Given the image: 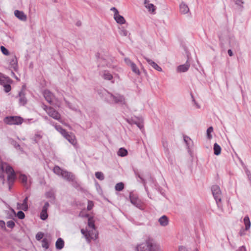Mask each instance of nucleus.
Instances as JSON below:
<instances>
[{"label": "nucleus", "mask_w": 251, "mask_h": 251, "mask_svg": "<svg viewBox=\"0 0 251 251\" xmlns=\"http://www.w3.org/2000/svg\"><path fill=\"white\" fill-rule=\"evenodd\" d=\"M42 247L47 250L49 247V241L47 238H44L42 241Z\"/></svg>", "instance_id": "31"}, {"label": "nucleus", "mask_w": 251, "mask_h": 251, "mask_svg": "<svg viewBox=\"0 0 251 251\" xmlns=\"http://www.w3.org/2000/svg\"><path fill=\"white\" fill-rule=\"evenodd\" d=\"M11 143L16 149H19L22 151H23V149L21 148L20 145L17 142L12 140Z\"/></svg>", "instance_id": "37"}, {"label": "nucleus", "mask_w": 251, "mask_h": 251, "mask_svg": "<svg viewBox=\"0 0 251 251\" xmlns=\"http://www.w3.org/2000/svg\"><path fill=\"white\" fill-rule=\"evenodd\" d=\"M0 178L1 179V180L2 181V183L3 184H4L5 183L4 167L3 168V170H0Z\"/></svg>", "instance_id": "41"}, {"label": "nucleus", "mask_w": 251, "mask_h": 251, "mask_svg": "<svg viewBox=\"0 0 251 251\" xmlns=\"http://www.w3.org/2000/svg\"><path fill=\"white\" fill-rule=\"evenodd\" d=\"M213 128L212 126L209 127L206 131L207 132V136L208 139H211L212 138V135H211V133L213 132Z\"/></svg>", "instance_id": "39"}, {"label": "nucleus", "mask_w": 251, "mask_h": 251, "mask_svg": "<svg viewBox=\"0 0 251 251\" xmlns=\"http://www.w3.org/2000/svg\"><path fill=\"white\" fill-rule=\"evenodd\" d=\"M28 197L26 196L23 201L22 204L17 203V208L18 209H22L24 211H26L28 209Z\"/></svg>", "instance_id": "12"}, {"label": "nucleus", "mask_w": 251, "mask_h": 251, "mask_svg": "<svg viewBox=\"0 0 251 251\" xmlns=\"http://www.w3.org/2000/svg\"><path fill=\"white\" fill-rule=\"evenodd\" d=\"M211 191L218 206L222 200V192L218 185H213L211 187Z\"/></svg>", "instance_id": "5"}, {"label": "nucleus", "mask_w": 251, "mask_h": 251, "mask_svg": "<svg viewBox=\"0 0 251 251\" xmlns=\"http://www.w3.org/2000/svg\"><path fill=\"white\" fill-rule=\"evenodd\" d=\"M88 225L90 227L95 229V226L94 222L92 220L90 219H88Z\"/></svg>", "instance_id": "48"}, {"label": "nucleus", "mask_w": 251, "mask_h": 251, "mask_svg": "<svg viewBox=\"0 0 251 251\" xmlns=\"http://www.w3.org/2000/svg\"><path fill=\"white\" fill-rule=\"evenodd\" d=\"M50 206V204L49 202L47 201L45 202L44 205L43 206L42 208V210L46 211L47 212V210L48 209V208Z\"/></svg>", "instance_id": "53"}, {"label": "nucleus", "mask_w": 251, "mask_h": 251, "mask_svg": "<svg viewBox=\"0 0 251 251\" xmlns=\"http://www.w3.org/2000/svg\"><path fill=\"white\" fill-rule=\"evenodd\" d=\"M76 25L79 26L81 25V22H77L76 24Z\"/></svg>", "instance_id": "63"}, {"label": "nucleus", "mask_w": 251, "mask_h": 251, "mask_svg": "<svg viewBox=\"0 0 251 251\" xmlns=\"http://www.w3.org/2000/svg\"><path fill=\"white\" fill-rule=\"evenodd\" d=\"M94 206V203L93 202L91 201H88V205L87 209L88 211L91 210Z\"/></svg>", "instance_id": "50"}, {"label": "nucleus", "mask_w": 251, "mask_h": 251, "mask_svg": "<svg viewBox=\"0 0 251 251\" xmlns=\"http://www.w3.org/2000/svg\"><path fill=\"white\" fill-rule=\"evenodd\" d=\"M127 151L123 148H121L117 152L118 155L121 157H124L126 156L127 155Z\"/></svg>", "instance_id": "27"}, {"label": "nucleus", "mask_w": 251, "mask_h": 251, "mask_svg": "<svg viewBox=\"0 0 251 251\" xmlns=\"http://www.w3.org/2000/svg\"><path fill=\"white\" fill-rule=\"evenodd\" d=\"M144 58L146 59L148 64H150L154 69L159 72H161L162 71V68L151 59L146 57H144Z\"/></svg>", "instance_id": "11"}, {"label": "nucleus", "mask_w": 251, "mask_h": 251, "mask_svg": "<svg viewBox=\"0 0 251 251\" xmlns=\"http://www.w3.org/2000/svg\"><path fill=\"white\" fill-rule=\"evenodd\" d=\"M45 197L47 199H51V202H53L55 200V192L53 190L51 189L45 194Z\"/></svg>", "instance_id": "19"}, {"label": "nucleus", "mask_w": 251, "mask_h": 251, "mask_svg": "<svg viewBox=\"0 0 251 251\" xmlns=\"http://www.w3.org/2000/svg\"><path fill=\"white\" fill-rule=\"evenodd\" d=\"M190 67V64L188 62H186L183 65H180L178 66L177 68V71L179 73H183L187 71Z\"/></svg>", "instance_id": "14"}, {"label": "nucleus", "mask_w": 251, "mask_h": 251, "mask_svg": "<svg viewBox=\"0 0 251 251\" xmlns=\"http://www.w3.org/2000/svg\"><path fill=\"white\" fill-rule=\"evenodd\" d=\"M86 238L88 239L89 237H90L92 239H97L98 237V234H95L94 237L93 236V235L91 233V231H88V233L86 235Z\"/></svg>", "instance_id": "40"}, {"label": "nucleus", "mask_w": 251, "mask_h": 251, "mask_svg": "<svg viewBox=\"0 0 251 251\" xmlns=\"http://www.w3.org/2000/svg\"><path fill=\"white\" fill-rule=\"evenodd\" d=\"M245 231H247L246 230H245V228H242L239 232V235L240 236H244L246 234Z\"/></svg>", "instance_id": "54"}, {"label": "nucleus", "mask_w": 251, "mask_h": 251, "mask_svg": "<svg viewBox=\"0 0 251 251\" xmlns=\"http://www.w3.org/2000/svg\"><path fill=\"white\" fill-rule=\"evenodd\" d=\"M64 246V242L61 238H58L55 243L56 248L58 250L62 249Z\"/></svg>", "instance_id": "25"}, {"label": "nucleus", "mask_w": 251, "mask_h": 251, "mask_svg": "<svg viewBox=\"0 0 251 251\" xmlns=\"http://www.w3.org/2000/svg\"><path fill=\"white\" fill-rule=\"evenodd\" d=\"M158 222L161 226H165L168 225L169 220L166 216L163 215L158 219Z\"/></svg>", "instance_id": "22"}, {"label": "nucleus", "mask_w": 251, "mask_h": 251, "mask_svg": "<svg viewBox=\"0 0 251 251\" xmlns=\"http://www.w3.org/2000/svg\"><path fill=\"white\" fill-rule=\"evenodd\" d=\"M129 199L131 203L134 206L140 210H143L144 209L143 202L136 195L132 193H130L129 195Z\"/></svg>", "instance_id": "6"}, {"label": "nucleus", "mask_w": 251, "mask_h": 251, "mask_svg": "<svg viewBox=\"0 0 251 251\" xmlns=\"http://www.w3.org/2000/svg\"><path fill=\"white\" fill-rule=\"evenodd\" d=\"M62 177L68 181H73L75 179L74 175L71 172L64 170L62 174Z\"/></svg>", "instance_id": "10"}, {"label": "nucleus", "mask_w": 251, "mask_h": 251, "mask_svg": "<svg viewBox=\"0 0 251 251\" xmlns=\"http://www.w3.org/2000/svg\"><path fill=\"white\" fill-rule=\"evenodd\" d=\"M17 216L19 219H23L25 217V213L22 211H19L17 214Z\"/></svg>", "instance_id": "43"}, {"label": "nucleus", "mask_w": 251, "mask_h": 251, "mask_svg": "<svg viewBox=\"0 0 251 251\" xmlns=\"http://www.w3.org/2000/svg\"><path fill=\"white\" fill-rule=\"evenodd\" d=\"M23 121V119L19 116H7L3 119L4 123L9 125H19Z\"/></svg>", "instance_id": "3"}, {"label": "nucleus", "mask_w": 251, "mask_h": 251, "mask_svg": "<svg viewBox=\"0 0 251 251\" xmlns=\"http://www.w3.org/2000/svg\"><path fill=\"white\" fill-rule=\"evenodd\" d=\"M233 1L237 5L240 6L241 8L243 7V4L244 2L243 0H233Z\"/></svg>", "instance_id": "44"}, {"label": "nucleus", "mask_w": 251, "mask_h": 251, "mask_svg": "<svg viewBox=\"0 0 251 251\" xmlns=\"http://www.w3.org/2000/svg\"><path fill=\"white\" fill-rule=\"evenodd\" d=\"M135 175L136 177H138L140 179V182L142 183L144 186L145 189L146 190V191L147 192L148 197L151 199V197L150 196L149 190L146 186V180L138 172H135Z\"/></svg>", "instance_id": "15"}, {"label": "nucleus", "mask_w": 251, "mask_h": 251, "mask_svg": "<svg viewBox=\"0 0 251 251\" xmlns=\"http://www.w3.org/2000/svg\"><path fill=\"white\" fill-rule=\"evenodd\" d=\"M20 180L23 183L26 184L27 182V177L25 175H21L19 177Z\"/></svg>", "instance_id": "42"}, {"label": "nucleus", "mask_w": 251, "mask_h": 251, "mask_svg": "<svg viewBox=\"0 0 251 251\" xmlns=\"http://www.w3.org/2000/svg\"><path fill=\"white\" fill-rule=\"evenodd\" d=\"M115 190L118 191H121L124 188V184L123 182H119L116 184Z\"/></svg>", "instance_id": "32"}, {"label": "nucleus", "mask_w": 251, "mask_h": 251, "mask_svg": "<svg viewBox=\"0 0 251 251\" xmlns=\"http://www.w3.org/2000/svg\"><path fill=\"white\" fill-rule=\"evenodd\" d=\"M111 10L114 12V15H118V13H119L118 10L115 7L111 8Z\"/></svg>", "instance_id": "57"}, {"label": "nucleus", "mask_w": 251, "mask_h": 251, "mask_svg": "<svg viewBox=\"0 0 251 251\" xmlns=\"http://www.w3.org/2000/svg\"><path fill=\"white\" fill-rule=\"evenodd\" d=\"M0 50L2 53L4 55H7L9 54V52L8 50L2 46L0 47Z\"/></svg>", "instance_id": "47"}, {"label": "nucleus", "mask_w": 251, "mask_h": 251, "mask_svg": "<svg viewBox=\"0 0 251 251\" xmlns=\"http://www.w3.org/2000/svg\"><path fill=\"white\" fill-rule=\"evenodd\" d=\"M50 107H48L47 105H43V108L46 111V112H47V110Z\"/></svg>", "instance_id": "62"}, {"label": "nucleus", "mask_w": 251, "mask_h": 251, "mask_svg": "<svg viewBox=\"0 0 251 251\" xmlns=\"http://www.w3.org/2000/svg\"><path fill=\"white\" fill-rule=\"evenodd\" d=\"M128 32L124 28L120 29V34L123 36H126L128 35Z\"/></svg>", "instance_id": "45"}, {"label": "nucleus", "mask_w": 251, "mask_h": 251, "mask_svg": "<svg viewBox=\"0 0 251 251\" xmlns=\"http://www.w3.org/2000/svg\"><path fill=\"white\" fill-rule=\"evenodd\" d=\"M6 224L7 226L10 228H13L15 226V223L12 220L8 221Z\"/></svg>", "instance_id": "46"}, {"label": "nucleus", "mask_w": 251, "mask_h": 251, "mask_svg": "<svg viewBox=\"0 0 251 251\" xmlns=\"http://www.w3.org/2000/svg\"><path fill=\"white\" fill-rule=\"evenodd\" d=\"M180 12L181 14H185L189 11V8L187 5L182 2L179 5Z\"/></svg>", "instance_id": "23"}, {"label": "nucleus", "mask_w": 251, "mask_h": 251, "mask_svg": "<svg viewBox=\"0 0 251 251\" xmlns=\"http://www.w3.org/2000/svg\"><path fill=\"white\" fill-rule=\"evenodd\" d=\"M5 172L8 175L7 183L9 190H10L16 177V174L12 167L9 165H7L5 168Z\"/></svg>", "instance_id": "2"}, {"label": "nucleus", "mask_w": 251, "mask_h": 251, "mask_svg": "<svg viewBox=\"0 0 251 251\" xmlns=\"http://www.w3.org/2000/svg\"><path fill=\"white\" fill-rule=\"evenodd\" d=\"M178 251H189L188 249L184 246H179L178 248Z\"/></svg>", "instance_id": "52"}, {"label": "nucleus", "mask_w": 251, "mask_h": 251, "mask_svg": "<svg viewBox=\"0 0 251 251\" xmlns=\"http://www.w3.org/2000/svg\"><path fill=\"white\" fill-rule=\"evenodd\" d=\"M95 176L100 180H103L104 179L103 174L101 172H97L95 173Z\"/></svg>", "instance_id": "34"}, {"label": "nucleus", "mask_w": 251, "mask_h": 251, "mask_svg": "<svg viewBox=\"0 0 251 251\" xmlns=\"http://www.w3.org/2000/svg\"><path fill=\"white\" fill-rule=\"evenodd\" d=\"M96 57H97V59H100L101 58L100 57V53L98 52L96 54Z\"/></svg>", "instance_id": "61"}, {"label": "nucleus", "mask_w": 251, "mask_h": 251, "mask_svg": "<svg viewBox=\"0 0 251 251\" xmlns=\"http://www.w3.org/2000/svg\"><path fill=\"white\" fill-rule=\"evenodd\" d=\"M48 217L47 212L42 210L40 213V218L43 220H45L48 218Z\"/></svg>", "instance_id": "36"}, {"label": "nucleus", "mask_w": 251, "mask_h": 251, "mask_svg": "<svg viewBox=\"0 0 251 251\" xmlns=\"http://www.w3.org/2000/svg\"><path fill=\"white\" fill-rule=\"evenodd\" d=\"M162 145L164 148L165 153L169 155L170 153V151H169V150L168 148V142L166 141H162Z\"/></svg>", "instance_id": "33"}, {"label": "nucleus", "mask_w": 251, "mask_h": 251, "mask_svg": "<svg viewBox=\"0 0 251 251\" xmlns=\"http://www.w3.org/2000/svg\"><path fill=\"white\" fill-rule=\"evenodd\" d=\"M14 15L17 18L21 21H25L27 19L26 15H25L23 11L16 10L14 11Z\"/></svg>", "instance_id": "13"}, {"label": "nucleus", "mask_w": 251, "mask_h": 251, "mask_svg": "<svg viewBox=\"0 0 251 251\" xmlns=\"http://www.w3.org/2000/svg\"><path fill=\"white\" fill-rule=\"evenodd\" d=\"M214 153L216 155H218L221 153V147L216 143L214 144Z\"/></svg>", "instance_id": "29"}, {"label": "nucleus", "mask_w": 251, "mask_h": 251, "mask_svg": "<svg viewBox=\"0 0 251 251\" xmlns=\"http://www.w3.org/2000/svg\"><path fill=\"white\" fill-rule=\"evenodd\" d=\"M150 179L151 181H153V178L151 177V176L150 175Z\"/></svg>", "instance_id": "64"}, {"label": "nucleus", "mask_w": 251, "mask_h": 251, "mask_svg": "<svg viewBox=\"0 0 251 251\" xmlns=\"http://www.w3.org/2000/svg\"><path fill=\"white\" fill-rule=\"evenodd\" d=\"M244 223L245 226V230H248L251 227V223L248 216H246L244 218Z\"/></svg>", "instance_id": "26"}, {"label": "nucleus", "mask_w": 251, "mask_h": 251, "mask_svg": "<svg viewBox=\"0 0 251 251\" xmlns=\"http://www.w3.org/2000/svg\"><path fill=\"white\" fill-rule=\"evenodd\" d=\"M149 1L148 0H145V6L150 12L154 13L156 9L155 6L152 3H149Z\"/></svg>", "instance_id": "20"}, {"label": "nucleus", "mask_w": 251, "mask_h": 251, "mask_svg": "<svg viewBox=\"0 0 251 251\" xmlns=\"http://www.w3.org/2000/svg\"><path fill=\"white\" fill-rule=\"evenodd\" d=\"M227 52H228V55L230 56H232L233 54V52H232V51L231 50L229 49L227 50Z\"/></svg>", "instance_id": "60"}, {"label": "nucleus", "mask_w": 251, "mask_h": 251, "mask_svg": "<svg viewBox=\"0 0 251 251\" xmlns=\"http://www.w3.org/2000/svg\"><path fill=\"white\" fill-rule=\"evenodd\" d=\"M11 75L13 77H14L17 80H20V79L18 78V77L15 75V73L12 71H11Z\"/></svg>", "instance_id": "58"}, {"label": "nucleus", "mask_w": 251, "mask_h": 251, "mask_svg": "<svg viewBox=\"0 0 251 251\" xmlns=\"http://www.w3.org/2000/svg\"><path fill=\"white\" fill-rule=\"evenodd\" d=\"M125 62L126 63V64L131 68L132 71L134 74H135L136 75H140V71L139 69H138V67L129 58H125Z\"/></svg>", "instance_id": "8"}, {"label": "nucleus", "mask_w": 251, "mask_h": 251, "mask_svg": "<svg viewBox=\"0 0 251 251\" xmlns=\"http://www.w3.org/2000/svg\"><path fill=\"white\" fill-rule=\"evenodd\" d=\"M19 101L20 104L22 105H25L27 102V100L25 97V94L23 90L19 92Z\"/></svg>", "instance_id": "16"}, {"label": "nucleus", "mask_w": 251, "mask_h": 251, "mask_svg": "<svg viewBox=\"0 0 251 251\" xmlns=\"http://www.w3.org/2000/svg\"><path fill=\"white\" fill-rule=\"evenodd\" d=\"M183 138L184 141L185 142L186 144L187 145L188 148H189V145L190 144V142H192L191 139L188 136H184Z\"/></svg>", "instance_id": "38"}, {"label": "nucleus", "mask_w": 251, "mask_h": 251, "mask_svg": "<svg viewBox=\"0 0 251 251\" xmlns=\"http://www.w3.org/2000/svg\"><path fill=\"white\" fill-rule=\"evenodd\" d=\"M191 97H192V100H193V101L194 102L195 104L196 105V106H197V107L198 108H200V105L196 101L194 98V96L192 94H191Z\"/></svg>", "instance_id": "56"}, {"label": "nucleus", "mask_w": 251, "mask_h": 251, "mask_svg": "<svg viewBox=\"0 0 251 251\" xmlns=\"http://www.w3.org/2000/svg\"><path fill=\"white\" fill-rule=\"evenodd\" d=\"M53 171L54 173H55L56 175H58V176H62V174H63L64 170H62L59 166H55L53 168Z\"/></svg>", "instance_id": "30"}, {"label": "nucleus", "mask_w": 251, "mask_h": 251, "mask_svg": "<svg viewBox=\"0 0 251 251\" xmlns=\"http://www.w3.org/2000/svg\"><path fill=\"white\" fill-rule=\"evenodd\" d=\"M114 19L116 22L120 24H124L126 23V20L123 16L120 15L118 13V15H114Z\"/></svg>", "instance_id": "24"}, {"label": "nucleus", "mask_w": 251, "mask_h": 251, "mask_svg": "<svg viewBox=\"0 0 251 251\" xmlns=\"http://www.w3.org/2000/svg\"><path fill=\"white\" fill-rule=\"evenodd\" d=\"M126 121L130 125L134 124L136 125L140 130H142L144 129V126L142 123L135 121L133 119H127Z\"/></svg>", "instance_id": "21"}, {"label": "nucleus", "mask_w": 251, "mask_h": 251, "mask_svg": "<svg viewBox=\"0 0 251 251\" xmlns=\"http://www.w3.org/2000/svg\"><path fill=\"white\" fill-rule=\"evenodd\" d=\"M4 91L8 93L10 91L11 87L10 84H6L3 85Z\"/></svg>", "instance_id": "49"}, {"label": "nucleus", "mask_w": 251, "mask_h": 251, "mask_svg": "<svg viewBox=\"0 0 251 251\" xmlns=\"http://www.w3.org/2000/svg\"><path fill=\"white\" fill-rule=\"evenodd\" d=\"M47 113L50 116L55 120H58L60 118V115L59 113L51 107L48 109Z\"/></svg>", "instance_id": "9"}, {"label": "nucleus", "mask_w": 251, "mask_h": 251, "mask_svg": "<svg viewBox=\"0 0 251 251\" xmlns=\"http://www.w3.org/2000/svg\"><path fill=\"white\" fill-rule=\"evenodd\" d=\"M136 251H162L160 246L151 238H148L144 243L136 247Z\"/></svg>", "instance_id": "1"}, {"label": "nucleus", "mask_w": 251, "mask_h": 251, "mask_svg": "<svg viewBox=\"0 0 251 251\" xmlns=\"http://www.w3.org/2000/svg\"><path fill=\"white\" fill-rule=\"evenodd\" d=\"M42 138V136L39 133H37L35 134L34 136L32 138V140L34 141L35 143H38L39 140L41 139Z\"/></svg>", "instance_id": "35"}, {"label": "nucleus", "mask_w": 251, "mask_h": 251, "mask_svg": "<svg viewBox=\"0 0 251 251\" xmlns=\"http://www.w3.org/2000/svg\"><path fill=\"white\" fill-rule=\"evenodd\" d=\"M44 96L46 100L50 103L52 102L54 97L53 94L49 90H45L44 92Z\"/></svg>", "instance_id": "17"}, {"label": "nucleus", "mask_w": 251, "mask_h": 251, "mask_svg": "<svg viewBox=\"0 0 251 251\" xmlns=\"http://www.w3.org/2000/svg\"><path fill=\"white\" fill-rule=\"evenodd\" d=\"M44 236V234L42 232H38L36 235V239L38 241L41 240Z\"/></svg>", "instance_id": "51"}, {"label": "nucleus", "mask_w": 251, "mask_h": 251, "mask_svg": "<svg viewBox=\"0 0 251 251\" xmlns=\"http://www.w3.org/2000/svg\"><path fill=\"white\" fill-rule=\"evenodd\" d=\"M246 173L248 176V177L249 180L251 181V173L250 171L248 170H246Z\"/></svg>", "instance_id": "55"}, {"label": "nucleus", "mask_w": 251, "mask_h": 251, "mask_svg": "<svg viewBox=\"0 0 251 251\" xmlns=\"http://www.w3.org/2000/svg\"><path fill=\"white\" fill-rule=\"evenodd\" d=\"M56 129L63 135V136L67 139L70 143L74 145L76 143V140L72 134H70L65 129H63L61 126H55Z\"/></svg>", "instance_id": "4"}, {"label": "nucleus", "mask_w": 251, "mask_h": 251, "mask_svg": "<svg viewBox=\"0 0 251 251\" xmlns=\"http://www.w3.org/2000/svg\"><path fill=\"white\" fill-rule=\"evenodd\" d=\"M9 65L11 68L13 69L14 71H17L18 69V61L16 56L14 55L11 58Z\"/></svg>", "instance_id": "18"}, {"label": "nucleus", "mask_w": 251, "mask_h": 251, "mask_svg": "<svg viewBox=\"0 0 251 251\" xmlns=\"http://www.w3.org/2000/svg\"><path fill=\"white\" fill-rule=\"evenodd\" d=\"M102 77L103 79L108 80H110L113 78L112 75L108 71H104L103 72Z\"/></svg>", "instance_id": "28"}, {"label": "nucleus", "mask_w": 251, "mask_h": 251, "mask_svg": "<svg viewBox=\"0 0 251 251\" xmlns=\"http://www.w3.org/2000/svg\"><path fill=\"white\" fill-rule=\"evenodd\" d=\"M107 99L109 101L116 103L123 104L125 102L124 97L119 94L113 95L111 93H108Z\"/></svg>", "instance_id": "7"}, {"label": "nucleus", "mask_w": 251, "mask_h": 251, "mask_svg": "<svg viewBox=\"0 0 251 251\" xmlns=\"http://www.w3.org/2000/svg\"><path fill=\"white\" fill-rule=\"evenodd\" d=\"M0 226L1 227H5V223L3 221H0Z\"/></svg>", "instance_id": "59"}]
</instances>
